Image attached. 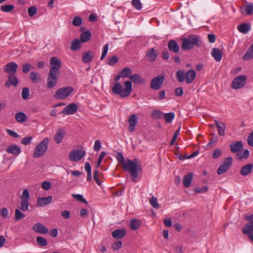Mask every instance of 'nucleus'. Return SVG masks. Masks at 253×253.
I'll return each mask as SVG.
<instances>
[{
  "label": "nucleus",
  "instance_id": "nucleus-53",
  "mask_svg": "<svg viewBox=\"0 0 253 253\" xmlns=\"http://www.w3.org/2000/svg\"><path fill=\"white\" fill-rule=\"evenodd\" d=\"M108 44H106L104 45L102 49V53L100 58L101 60L103 59L106 56L108 50Z\"/></svg>",
  "mask_w": 253,
  "mask_h": 253
},
{
  "label": "nucleus",
  "instance_id": "nucleus-2",
  "mask_svg": "<svg viewBox=\"0 0 253 253\" xmlns=\"http://www.w3.org/2000/svg\"><path fill=\"white\" fill-rule=\"evenodd\" d=\"M196 76V73L193 69H190L187 72L184 70H178L175 74V78L178 82L182 83L185 81L188 84L192 83Z\"/></svg>",
  "mask_w": 253,
  "mask_h": 253
},
{
  "label": "nucleus",
  "instance_id": "nucleus-49",
  "mask_svg": "<svg viewBox=\"0 0 253 253\" xmlns=\"http://www.w3.org/2000/svg\"><path fill=\"white\" fill-rule=\"evenodd\" d=\"M131 73V71L130 69L128 68H125L121 71L120 74L123 77H128L129 75H130Z\"/></svg>",
  "mask_w": 253,
  "mask_h": 253
},
{
  "label": "nucleus",
  "instance_id": "nucleus-30",
  "mask_svg": "<svg viewBox=\"0 0 253 253\" xmlns=\"http://www.w3.org/2000/svg\"><path fill=\"white\" fill-rule=\"evenodd\" d=\"M158 54V52L154 48H152L147 53V56L150 62L155 60Z\"/></svg>",
  "mask_w": 253,
  "mask_h": 253
},
{
  "label": "nucleus",
  "instance_id": "nucleus-40",
  "mask_svg": "<svg viewBox=\"0 0 253 253\" xmlns=\"http://www.w3.org/2000/svg\"><path fill=\"white\" fill-rule=\"evenodd\" d=\"M36 242L40 247H43L47 245L46 239L41 236H38L36 238Z\"/></svg>",
  "mask_w": 253,
  "mask_h": 253
},
{
  "label": "nucleus",
  "instance_id": "nucleus-33",
  "mask_svg": "<svg viewBox=\"0 0 253 253\" xmlns=\"http://www.w3.org/2000/svg\"><path fill=\"white\" fill-rule=\"evenodd\" d=\"M91 33L89 31L83 32L80 35V40L82 42H85L90 40Z\"/></svg>",
  "mask_w": 253,
  "mask_h": 253
},
{
  "label": "nucleus",
  "instance_id": "nucleus-62",
  "mask_svg": "<svg viewBox=\"0 0 253 253\" xmlns=\"http://www.w3.org/2000/svg\"><path fill=\"white\" fill-rule=\"evenodd\" d=\"M61 215L63 217L68 219L70 217V212L69 211L65 210L61 211Z\"/></svg>",
  "mask_w": 253,
  "mask_h": 253
},
{
  "label": "nucleus",
  "instance_id": "nucleus-41",
  "mask_svg": "<svg viewBox=\"0 0 253 253\" xmlns=\"http://www.w3.org/2000/svg\"><path fill=\"white\" fill-rule=\"evenodd\" d=\"M150 205L155 209H158L160 208L157 200V198L155 197H152L150 200Z\"/></svg>",
  "mask_w": 253,
  "mask_h": 253
},
{
  "label": "nucleus",
  "instance_id": "nucleus-52",
  "mask_svg": "<svg viewBox=\"0 0 253 253\" xmlns=\"http://www.w3.org/2000/svg\"><path fill=\"white\" fill-rule=\"evenodd\" d=\"M42 187L43 189L47 191L51 188V184L49 181H44L42 184Z\"/></svg>",
  "mask_w": 253,
  "mask_h": 253
},
{
  "label": "nucleus",
  "instance_id": "nucleus-11",
  "mask_svg": "<svg viewBox=\"0 0 253 253\" xmlns=\"http://www.w3.org/2000/svg\"><path fill=\"white\" fill-rule=\"evenodd\" d=\"M165 81L163 75H160L154 78L150 83V88L152 90H158L161 88Z\"/></svg>",
  "mask_w": 253,
  "mask_h": 253
},
{
  "label": "nucleus",
  "instance_id": "nucleus-24",
  "mask_svg": "<svg viewBox=\"0 0 253 253\" xmlns=\"http://www.w3.org/2000/svg\"><path fill=\"white\" fill-rule=\"evenodd\" d=\"M215 124L217 128L218 133L220 136H224L225 135V125L222 122L214 120Z\"/></svg>",
  "mask_w": 253,
  "mask_h": 253
},
{
  "label": "nucleus",
  "instance_id": "nucleus-47",
  "mask_svg": "<svg viewBox=\"0 0 253 253\" xmlns=\"http://www.w3.org/2000/svg\"><path fill=\"white\" fill-rule=\"evenodd\" d=\"M82 24V19L79 16H75L73 20L72 24L75 26H80Z\"/></svg>",
  "mask_w": 253,
  "mask_h": 253
},
{
  "label": "nucleus",
  "instance_id": "nucleus-15",
  "mask_svg": "<svg viewBox=\"0 0 253 253\" xmlns=\"http://www.w3.org/2000/svg\"><path fill=\"white\" fill-rule=\"evenodd\" d=\"M34 231L38 233L41 234H46L48 233V229L42 224L37 223L33 227Z\"/></svg>",
  "mask_w": 253,
  "mask_h": 253
},
{
  "label": "nucleus",
  "instance_id": "nucleus-50",
  "mask_svg": "<svg viewBox=\"0 0 253 253\" xmlns=\"http://www.w3.org/2000/svg\"><path fill=\"white\" fill-rule=\"evenodd\" d=\"M122 247V242L117 241L112 245V248L114 251H117Z\"/></svg>",
  "mask_w": 253,
  "mask_h": 253
},
{
  "label": "nucleus",
  "instance_id": "nucleus-61",
  "mask_svg": "<svg viewBox=\"0 0 253 253\" xmlns=\"http://www.w3.org/2000/svg\"><path fill=\"white\" fill-rule=\"evenodd\" d=\"M248 143L250 146L253 147V131L248 137Z\"/></svg>",
  "mask_w": 253,
  "mask_h": 253
},
{
  "label": "nucleus",
  "instance_id": "nucleus-4",
  "mask_svg": "<svg viewBox=\"0 0 253 253\" xmlns=\"http://www.w3.org/2000/svg\"><path fill=\"white\" fill-rule=\"evenodd\" d=\"M60 68L61 64H54L51 67L47 79L46 87L47 88H52L56 85Z\"/></svg>",
  "mask_w": 253,
  "mask_h": 253
},
{
  "label": "nucleus",
  "instance_id": "nucleus-22",
  "mask_svg": "<svg viewBox=\"0 0 253 253\" xmlns=\"http://www.w3.org/2000/svg\"><path fill=\"white\" fill-rule=\"evenodd\" d=\"M18 81L14 75H8V80L5 83V85L9 87L10 85L16 86L17 85Z\"/></svg>",
  "mask_w": 253,
  "mask_h": 253
},
{
  "label": "nucleus",
  "instance_id": "nucleus-51",
  "mask_svg": "<svg viewBox=\"0 0 253 253\" xmlns=\"http://www.w3.org/2000/svg\"><path fill=\"white\" fill-rule=\"evenodd\" d=\"M32 139V137L31 136L25 137L21 140V143L23 145H27L31 143Z\"/></svg>",
  "mask_w": 253,
  "mask_h": 253
},
{
  "label": "nucleus",
  "instance_id": "nucleus-60",
  "mask_svg": "<svg viewBox=\"0 0 253 253\" xmlns=\"http://www.w3.org/2000/svg\"><path fill=\"white\" fill-rule=\"evenodd\" d=\"M93 178L97 185L100 186L101 185V182L98 178V173L97 170H95L93 173Z\"/></svg>",
  "mask_w": 253,
  "mask_h": 253
},
{
  "label": "nucleus",
  "instance_id": "nucleus-6",
  "mask_svg": "<svg viewBox=\"0 0 253 253\" xmlns=\"http://www.w3.org/2000/svg\"><path fill=\"white\" fill-rule=\"evenodd\" d=\"M49 139L44 138L42 141L39 143L35 148L33 157L34 158L42 156L47 150Z\"/></svg>",
  "mask_w": 253,
  "mask_h": 253
},
{
  "label": "nucleus",
  "instance_id": "nucleus-12",
  "mask_svg": "<svg viewBox=\"0 0 253 253\" xmlns=\"http://www.w3.org/2000/svg\"><path fill=\"white\" fill-rule=\"evenodd\" d=\"M85 155V152L82 150H73L69 153V159L73 162H78Z\"/></svg>",
  "mask_w": 253,
  "mask_h": 253
},
{
  "label": "nucleus",
  "instance_id": "nucleus-18",
  "mask_svg": "<svg viewBox=\"0 0 253 253\" xmlns=\"http://www.w3.org/2000/svg\"><path fill=\"white\" fill-rule=\"evenodd\" d=\"M6 151L14 156H18L21 152L20 148L16 144H11L7 147Z\"/></svg>",
  "mask_w": 253,
  "mask_h": 253
},
{
  "label": "nucleus",
  "instance_id": "nucleus-57",
  "mask_svg": "<svg viewBox=\"0 0 253 253\" xmlns=\"http://www.w3.org/2000/svg\"><path fill=\"white\" fill-rule=\"evenodd\" d=\"M28 12L30 16H33L37 12V8L35 6L30 7L28 9Z\"/></svg>",
  "mask_w": 253,
  "mask_h": 253
},
{
  "label": "nucleus",
  "instance_id": "nucleus-64",
  "mask_svg": "<svg viewBox=\"0 0 253 253\" xmlns=\"http://www.w3.org/2000/svg\"><path fill=\"white\" fill-rule=\"evenodd\" d=\"M6 132L10 136H12L14 138H17L19 137V135L16 132L12 130L7 129L6 130Z\"/></svg>",
  "mask_w": 253,
  "mask_h": 253
},
{
  "label": "nucleus",
  "instance_id": "nucleus-55",
  "mask_svg": "<svg viewBox=\"0 0 253 253\" xmlns=\"http://www.w3.org/2000/svg\"><path fill=\"white\" fill-rule=\"evenodd\" d=\"M221 156V151L219 149H215L212 154L213 159H217Z\"/></svg>",
  "mask_w": 253,
  "mask_h": 253
},
{
  "label": "nucleus",
  "instance_id": "nucleus-59",
  "mask_svg": "<svg viewBox=\"0 0 253 253\" xmlns=\"http://www.w3.org/2000/svg\"><path fill=\"white\" fill-rule=\"evenodd\" d=\"M101 148V142L99 140L95 141L93 149L95 151H99Z\"/></svg>",
  "mask_w": 253,
  "mask_h": 253
},
{
  "label": "nucleus",
  "instance_id": "nucleus-20",
  "mask_svg": "<svg viewBox=\"0 0 253 253\" xmlns=\"http://www.w3.org/2000/svg\"><path fill=\"white\" fill-rule=\"evenodd\" d=\"M66 134L65 131L62 128H58L54 136V140L57 144L60 143L63 138L65 136Z\"/></svg>",
  "mask_w": 253,
  "mask_h": 253
},
{
  "label": "nucleus",
  "instance_id": "nucleus-25",
  "mask_svg": "<svg viewBox=\"0 0 253 253\" xmlns=\"http://www.w3.org/2000/svg\"><path fill=\"white\" fill-rule=\"evenodd\" d=\"M253 169V164H247L241 168L240 173L243 176H246L252 172Z\"/></svg>",
  "mask_w": 253,
  "mask_h": 253
},
{
  "label": "nucleus",
  "instance_id": "nucleus-13",
  "mask_svg": "<svg viewBox=\"0 0 253 253\" xmlns=\"http://www.w3.org/2000/svg\"><path fill=\"white\" fill-rule=\"evenodd\" d=\"M233 162L232 158L230 157L225 158L224 161L220 164L217 169V173L221 174L226 172L231 167Z\"/></svg>",
  "mask_w": 253,
  "mask_h": 253
},
{
  "label": "nucleus",
  "instance_id": "nucleus-58",
  "mask_svg": "<svg viewBox=\"0 0 253 253\" xmlns=\"http://www.w3.org/2000/svg\"><path fill=\"white\" fill-rule=\"evenodd\" d=\"M174 94L176 96H181L183 94V89L182 87H178L174 90Z\"/></svg>",
  "mask_w": 253,
  "mask_h": 253
},
{
  "label": "nucleus",
  "instance_id": "nucleus-1",
  "mask_svg": "<svg viewBox=\"0 0 253 253\" xmlns=\"http://www.w3.org/2000/svg\"><path fill=\"white\" fill-rule=\"evenodd\" d=\"M116 159L121 165L123 169L129 172L131 176V181L136 182L139 173L141 174L142 171L141 166H138L137 164V159H134L133 160L126 159L125 160L123 154L121 152L117 153Z\"/></svg>",
  "mask_w": 253,
  "mask_h": 253
},
{
  "label": "nucleus",
  "instance_id": "nucleus-31",
  "mask_svg": "<svg viewBox=\"0 0 253 253\" xmlns=\"http://www.w3.org/2000/svg\"><path fill=\"white\" fill-rule=\"evenodd\" d=\"M93 56V53L90 51H87L84 52L83 54V61L84 62L86 63L90 62Z\"/></svg>",
  "mask_w": 253,
  "mask_h": 253
},
{
  "label": "nucleus",
  "instance_id": "nucleus-46",
  "mask_svg": "<svg viewBox=\"0 0 253 253\" xmlns=\"http://www.w3.org/2000/svg\"><path fill=\"white\" fill-rule=\"evenodd\" d=\"M14 8V6L13 5H1L0 9L5 12H9L12 11Z\"/></svg>",
  "mask_w": 253,
  "mask_h": 253
},
{
  "label": "nucleus",
  "instance_id": "nucleus-9",
  "mask_svg": "<svg viewBox=\"0 0 253 253\" xmlns=\"http://www.w3.org/2000/svg\"><path fill=\"white\" fill-rule=\"evenodd\" d=\"M73 90V88L71 86L61 87L56 90L54 97L57 99H65L72 93Z\"/></svg>",
  "mask_w": 253,
  "mask_h": 253
},
{
  "label": "nucleus",
  "instance_id": "nucleus-16",
  "mask_svg": "<svg viewBox=\"0 0 253 253\" xmlns=\"http://www.w3.org/2000/svg\"><path fill=\"white\" fill-rule=\"evenodd\" d=\"M129 126L128 130L129 132H133L135 130V126L137 124V117L135 114L130 115L128 120Z\"/></svg>",
  "mask_w": 253,
  "mask_h": 253
},
{
  "label": "nucleus",
  "instance_id": "nucleus-38",
  "mask_svg": "<svg viewBox=\"0 0 253 253\" xmlns=\"http://www.w3.org/2000/svg\"><path fill=\"white\" fill-rule=\"evenodd\" d=\"M243 58L244 60H249L253 58V44L251 45Z\"/></svg>",
  "mask_w": 253,
  "mask_h": 253
},
{
  "label": "nucleus",
  "instance_id": "nucleus-21",
  "mask_svg": "<svg viewBox=\"0 0 253 253\" xmlns=\"http://www.w3.org/2000/svg\"><path fill=\"white\" fill-rule=\"evenodd\" d=\"M230 148L231 151L233 153H235L240 151L242 149V142L239 141L232 142L230 145Z\"/></svg>",
  "mask_w": 253,
  "mask_h": 253
},
{
  "label": "nucleus",
  "instance_id": "nucleus-54",
  "mask_svg": "<svg viewBox=\"0 0 253 253\" xmlns=\"http://www.w3.org/2000/svg\"><path fill=\"white\" fill-rule=\"evenodd\" d=\"M106 155V153L104 151H103L101 153L99 158L97 161V163L96 164V167H99L100 165V164L102 163V160L104 158V157Z\"/></svg>",
  "mask_w": 253,
  "mask_h": 253
},
{
  "label": "nucleus",
  "instance_id": "nucleus-29",
  "mask_svg": "<svg viewBox=\"0 0 253 253\" xmlns=\"http://www.w3.org/2000/svg\"><path fill=\"white\" fill-rule=\"evenodd\" d=\"M129 79L134 83L144 84L145 83V81L144 79L141 78L139 75L137 74H134L129 76Z\"/></svg>",
  "mask_w": 253,
  "mask_h": 253
},
{
  "label": "nucleus",
  "instance_id": "nucleus-27",
  "mask_svg": "<svg viewBox=\"0 0 253 253\" xmlns=\"http://www.w3.org/2000/svg\"><path fill=\"white\" fill-rule=\"evenodd\" d=\"M211 55L216 62H220L222 57V53L218 48H214L212 50Z\"/></svg>",
  "mask_w": 253,
  "mask_h": 253
},
{
  "label": "nucleus",
  "instance_id": "nucleus-44",
  "mask_svg": "<svg viewBox=\"0 0 253 253\" xmlns=\"http://www.w3.org/2000/svg\"><path fill=\"white\" fill-rule=\"evenodd\" d=\"M163 115V112L159 110H154L151 112V117L156 120L161 118Z\"/></svg>",
  "mask_w": 253,
  "mask_h": 253
},
{
  "label": "nucleus",
  "instance_id": "nucleus-7",
  "mask_svg": "<svg viewBox=\"0 0 253 253\" xmlns=\"http://www.w3.org/2000/svg\"><path fill=\"white\" fill-rule=\"evenodd\" d=\"M247 76L242 75L235 77L231 84V87L234 89H239L243 88L247 84Z\"/></svg>",
  "mask_w": 253,
  "mask_h": 253
},
{
  "label": "nucleus",
  "instance_id": "nucleus-48",
  "mask_svg": "<svg viewBox=\"0 0 253 253\" xmlns=\"http://www.w3.org/2000/svg\"><path fill=\"white\" fill-rule=\"evenodd\" d=\"M22 98L24 100L28 99L29 97V89L27 87L23 88L21 93Z\"/></svg>",
  "mask_w": 253,
  "mask_h": 253
},
{
  "label": "nucleus",
  "instance_id": "nucleus-19",
  "mask_svg": "<svg viewBox=\"0 0 253 253\" xmlns=\"http://www.w3.org/2000/svg\"><path fill=\"white\" fill-rule=\"evenodd\" d=\"M111 235L113 238L117 240H120L124 238L126 236V230L124 228L118 229L113 231Z\"/></svg>",
  "mask_w": 253,
  "mask_h": 253
},
{
  "label": "nucleus",
  "instance_id": "nucleus-10",
  "mask_svg": "<svg viewBox=\"0 0 253 253\" xmlns=\"http://www.w3.org/2000/svg\"><path fill=\"white\" fill-rule=\"evenodd\" d=\"M21 202L19 209L22 211H27L28 210L30 205L29 199L30 195L27 189H24L20 196Z\"/></svg>",
  "mask_w": 253,
  "mask_h": 253
},
{
  "label": "nucleus",
  "instance_id": "nucleus-39",
  "mask_svg": "<svg viewBox=\"0 0 253 253\" xmlns=\"http://www.w3.org/2000/svg\"><path fill=\"white\" fill-rule=\"evenodd\" d=\"M81 42L79 39H75L71 42V49L72 50H77L81 48Z\"/></svg>",
  "mask_w": 253,
  "mask_h": 253
},
{
  "label": "nucleus",
  "instance_id": "nucleus-5",
  "mask_svg": "<svg viewBox=\"0 0 253 253\" xmlns=\"http://www.w3.org/2000/svg\"><path fill=\"white\" fill-rule=\"evenodd\" d=\"M200 38L196 35H189L186 38L182 39L181 48L183 50L192 49L194 46H199L198 44Z\"/></svg>",
  "mask_w": 253,
  "mask_h": 253
},
{
  "label": "nucleus",
  "instance_id": "nucleus-43",
  "mask_svg": "<svg viewBox=\"0 0 253 253\" xmlns=\"http://www.w3.org/2000/svg\"><path fill=\"white\" fill-rule=\"evenodd\" d=\"M164 116L167 123H171L174 118V114L172 112L164 114Z\"/></svg>",
  "mask_w": 253,
  "mask_h": 253
},
{
  "label": "nucleus",
  "instance_id": "nucleus-56",
  "mask_svg": "<svg viewBox=\"0 0 253 253\" xmlns=\"http://www.w3.org/2000/svg\"><path fill=\"white\" fill-rule=\"evenodd\" d=\"M208 187L207 186H204L202 188L196 187L194 189V191L196 193H204L208 191Z\"/></svg>",
  "mask_w": 253,
  "mask_h": 253
},
{
  "label": "nucleus",
  "instance_id": "nucleus-63",
  "mask_svg": "<svg viewBox=\"0 0 253 253\" xmlns=\"http://www.w3.org/2000/svg\"><path fill=\"white\" fill-rule=\"evenodd\" d=\"M165 98V91L161 90L158 92V99L160 100H163Z\"/></svg>",
  "mask_w": 253,
  "mask_h": 253
},
{
  "label": "nucleus",
  "instance_id": "nucleus-3",
  "mask_svg": "<svg viewBox=\"0 0 253 253\" xmlns=\"http://www.w3.org/2000/svg\"><path fill=\"white\" fill-rule=\"evenodd\" d=\"M125 89H122V87L119 83H116L112 88L114 94L119 95L121 97H126L129 96L132 92V84L129 81L125 82Z\"/></svg>",
  "mask_w": 253,
  "mask_h": 253
},
{
  "label": "nucleus",
  "instance_id": "nucleus-17",
  "mask_svg": "<svg viewBox=\"0 0 253 253\" xmlns=\"http://www.w3.org/2000/svg\"><path fill=\"white\" fill-rule=\"evenodd\" d=\"M52 197L49 196L46 197H40L37 199L36 206L37 207H42L46 206L52 202Z\"/></svg>",
  "mask_w": 253,
  "mask_h": 253
},
{
  "label": "nucleus",
  "instance_id": "nucleus-36",
  "mask_svg": "<svg viewBox=\"0 0 253 253\" xmlns=\"http://www.w3.org/2000/svg\"><path fill=\"white\" fill-rule=\"evenodd\" d=\"M141 226V222L137 219H133L130 221V227L131 229L136 230Z\"/></svg>",
  "mask_w": 253,
  "mask_h": 253
},
{
  "label": "nucleus",
  "instance_id": "nucleus-26",
  "mask_svg": "<svg viewBox=\"0 0 253 253\" xmlns=\"http://www.w3.org/2000/svg\"><path fill=\"white\" fill-rule=\"evenodd\" d=\"M193 178V173L190 172L184 176L183 179V184L184 187H189L190 186Z\"/></svg>",
  "mask_w": 253,
  "mask_h": 253
},
{
  "label": "nucleus",
  "instance_id": "nucleus-34",
  "mask_svg": "<svg viewBox=\"0 0 253 253\" xmlns=\"http://www.w3.org/2000/svg\"><path fill=\"white\" fill-rule=\"evenodd\" d=\"M251 29V25L247 23H242L238 26V31L242 33L246 34Z\"/></svg>",
  "mask_w": 253,
  "mask_h": 253
},
{
  "label": "nucleus",
  "instance_id": "nucleus-37",
  "mask_svg": "<svg viewBox=\"0 0 253 253\" xmlns=\"http://www.w3.org/2000/svg\"><path fill=\"white\" fill-rule=\"evenodd\" d=\"M15 119L19 123H23L26 121L27 116L23 112L17 113L15 115Z\"/></svg>",
  "mask_w": 253,
  "mask_h": 253
},
{
  "label": "nucleus",
  "instance_id": "nucleus-45",
  "mask_svg": "<svg viewBox=\"0 0 253 253\" xmlns=\"http://www.w3.org/2000/svg\"><path fill=\"white\" fill-rule=\"evenodd\" d=\"M132 5L137 10H140L142 8V4L140 0H132Z\"/></svg>",
  "mask_w": 253,
  "mask_h": 253
},
{
  "label": "nucleus",
  "instance_id": "nucleus-23",
  "mask_svg": "<svg viewBox=\"0 0 253 253\" xmlns=\"http://www.w3.org/2000/svg\"><path fill=\"white\" fill-rule=\"evenodd\" d=\"M17 68V64H6L4 67V70L8 75H15Z\"/></svg>",
  "mask_w": 253,
  "mask_h": 253
},
{
  "label": "nucleus",
  "instance_id": "nucleus-8",
  "mask_svg": "<svg viewBox=\"0 0 253 253\" xmlns=\"http://www.w3.org/2000/svg\"><path fill=\"white\" fill-rule=\"evenodd\" d=\"M245 219L250 221L247 223L242 230L244 234H247L249 238L253 242V214L251 215H247Z\"/></svg>",
  "mask_w": 253,
  "mask_h": 253
},
{
  "label": "nucleus",
  "instance_id": "nucleus-42",
  "mask_svg": "<svg viewBox=\"0 0 253 253\" xmlns=\"http://www.w3.org/2000/svg\"><path fill=\"white\" fill-rule=\"evenodd\" d=\"M25 216V214L20 211L19 210L16 209L15 211V221H18L23 219Z\"/></svg>",
  "mask_w": 253,
  "mask_h": 253
},
{
  "label": "nucleus",
  "instance_id": "nucleus-32",
  "mask_svg": "<svg viewBox=\"0 0 253 253\" xmlns=\"http://www.w3.org/2000/svg\"><path fill=\"white\" fill-rule=\"evenodd\" d=\"M244 10L246 11V14L251 15L253 13V3H250L245 5L244 7L241 8V12L244 13Z\"/></svg>",
  "mask_w": 253,
  "mask_h": 253
},
{
  "label": "nucleus",
  "instance_id": "nucleus-14",
  "mask_svg": "<svg viewBox=\"0 0 253 253\" xmlns=\"http://www.w3.org/2000/svg\"><path fill=\"white\" fill-rule=\"evenodd\" d=\"M78 109L77 104L72 103L65 107L60 113L64 114L65 115H72L77 111Z\"/></svg>",
  "mask_w": 253,
  "mask_h": 253
},
{
  "label": "nucleus",
  "instance_id": "nucleus-28",
  "mask_svg": "<svg viewBox=\"0 0 253 253\" xmlns=\"http://www.w3.org/2000/svg\"><path fill=\"white\" fill-rule=\"evenodd\" d=\"M168 46L170 51L175 53L178 52L179 50V46L174 40L169 41Z\"/></svg>",
  "mask_w": 253,
  "mask_h": 253
},
{
  "label": "nucleus",
  "instance_id": "nucleus-35",
  "mask_svg": "<svg viewBox=\"0 0 253 253\" xmlns=\"http://www.w3.org/2000/svg\"><path fill=\"white\" fill-rule=\"evenodd\" d=\"M30 78L33 83H39L41 81V78L39 74L34 72L30 73Z\"/></svg>",
  "mask_w": 253,
  "mask_h": 253
}]
</instances>
